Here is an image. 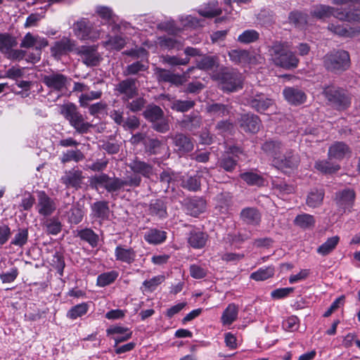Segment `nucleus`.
<instances>
[{
  "instance_id": "1",
  "label": "nucleus",
  "mask_w": 360,
  "mask_h": 360,
  "mask_svg": "<svg viewBox=\"0 0 360 360\" xmlns=\"http://www.w3.org/2000/svg\"><path fill=\"white\" fill-rule=\"evenodd\" d=\"M127 165L134 172L133 174L127 176L124 179H121L115 175L110 176L108 174L101 172L90 178L89 186L96 191L103 188L112 197H114L125 187H139L142 181L140 174L146 178H150L153 174V165L137 158L131 160Z\"/></svg>"
},
{
  "instance_id": "2",
  "label": "nucleus",
  "mask_w": 360,
  "mask_h": 360,
  "mask_svg": "<svg viewBox=\"0 0 360 360\" xmlns=\"http://www.w3.org/2000/svg\"><path fill=\"white\" fill-rule=\"evenodd\" d=\"M331 3L338 7L319 4L314 6L311 15L319 19L333 15L341 21L360 22V0H332Z\"/></svg>"
},
{
  "instance_id": "3",
  "label": "nucleus",
  "mask_w": 360,
  "mask_h": 360,
  "mask_svg": "<svg viewBox=\"0 0 360 360\" xmlns=\"http://www.w3.org/2000/svg\"><path fill=\"white\" fill-rule=\"evenodd\" d=\"M269 55L276 66L285 69L297 67L299 59L295 53L289 51L287 42L275 41L269 49Z\"/></svg>"
},
{
  "instance_id": "4",
  "label": "nucleus",
  "mask_w": 360,
  "mask_h": 360,
  "mask_svg": "<svg viewBox=\"0 0 360 360\" xmlns=\"http://www.w3.org/2000/svg\"><path fill=\"white\" fill-rule=\"evenodd\" d=\"M322 63L328 72L338 75L347 71L351 67L349 53L342 49L328 52L323 57Z\"/></svg>"
},
{
  "instance_id": "5",
  "label": "nucleus",
  "mask_w": 360,
  "mask_h": 360,
  "mask_svg": "<svg viewBox=\"0 0 360 360\" xmlns=\"http://www.w3.org/2000/svg\"><path fill=\"white\" fill-rule=\"evenodd\" d=\"M60 115L69 122L75 132L79 134H84L89 132L93 125L85 121L84 116L79 112L77 107L72 103L64 104L60 108Z\"/></svg>"
},
{
  "instance_id": "6",
  "label": "nucleus",
  "mask_w": 360,
  "mask_h": 360,
  "mask_svg": "<svg viewBox=\"0 0 360 360\" xmlns=\"http://www.w3.org/2000/svg\"><path fill=\"white\" fill-rule=\"evenodd\" d=\"M323 95L328 105L337 110L347 109L352 103L351 95L346 89L339 86L332 85L324 87Z\"/></svg>"
},
{
  "instance_id": "7",
  "label": "nucleus",
  "mask_w": 360,
  "mask_h": 360,
  "mask_svg": "<svg viewBox=\"0 0 360 360\" xmlns=\"http://www.w3.org/2000/svg\"><path fill=\"white\" fill-rule=\"evenodd\" d=\"M213 78L219 82L224 91L232 92L240 87L239 74L233 69L221 67L219 71L214 73Z\"/></svg>"
},
{
  "instance_id": "8",
  "label": "nucleus",
  "mask_w": 360,
  "mask_h": 360,
  "mask_svg": "<svg viewBox=\"0 0 360 360\" xmlns=\"http://www.w3.org/2000/svg\"><path fill=\"white\" fill-rule=\"evenodd\" d=\"M138 79L127 77L115 85V91L122 95V100H131L139 95Z\"/></svg>"
},
{
  "instance_id": "9",
  "label": "nucleus",
  "mask_w": 360,
  "mask_h": 360,
  "mask_svg": "<svg viewBox=\"0 0 360 360\" xmlns=\"http://www.w3.org/2000/svg\"><path fill=\"white\" fill-rule=\"evenodd\" d=\"M356 193L352 188H345L335 193L334 200L339 210L345 212L352 211L354 205Z\"/></svg>"
},
{
  "instance_id": "10",
  "label": "nucleus",
  "mask_w": 360,
  "mask_h": 360,
  "mask_svg": "<svg viewBox=\"0 0 360 360\" xmlns=\"http://www.w3.org/2000/svg\"><path fill=\"white\" fill-rule=\"evenodd\" d=\"M97 49L98 46L96 45L81 46L77 49L76 53L86 65L89 67L97 66L101 60Z\"/></svg>"
},
{
  "instance_id": "11",
  "label": "nucleus",
  "mask_w": 360,
  "mask_h": 360,
  "mask_svg": "<svg viewBox=\"0 0 360 360\" xmlns=\"http://www.w3.org/2000/svg\"><path fill=\"white\" fill-rule=\"evenodd\" d=\"M84 178L82 170L73 167L65 171L64 174L60 178V181L66 188H73L78 190L82 188Z\"/></svg>"
},
{
  "instance_id": "12",
  "label": "nucleus",
  "mask_w": 360,
  "mask_h": 360,
  "mask_svg": "<svg viewBox=\"0 0 360 360\" xmlns=\"http://www.w3.org/2000/svg\"><path fill=\"white\" fill-rule=\"evenodd\" d=\"M245 104L259 113H263L273 105L272 99L263 94H257L245 98Z\"/></svg>"
},
{
  "instance_id": "13",
  "label": "nucleus",
  "mask_w": 360,
  "mask_h": 360,
  "mask_svg": "<svg viewBox=\"0 0 360 360\" xmlns=\"http://www.w3.org/2000/svg\"><path fill=\"white\" fill-rule=\"evenodd\" d=\"M300 162V158L295 152L290 149L284 155H280L273 160V165L278 169H294L297 167Z\"/></svg>"
},
{
  "instance_id": "14",
  "label": "nucleus",
  "mask_w": 360,
  "mask_h": 360,
  "mask_svg": "<svg viewBox=\"0 0 360 360\" xmlns=\"http://www.w3.org/2000/svg\"><path fill=\"white\" fill-rule=\"evenodd\" d=\"M41 82L52 91H61L66 87L68 77L61 73L53 72L42 75Z\"/></svg>"
},
{
  "instance_id": "15",
  "label": "nucleus",
  "mask_w": 360,
  "mask_h": 360,
  "mask_svg": "<svg viewBox=\"0 0 360 360\" xmlns=\"http://www.w3.org/2000/svg\"><path fill=\"white\" fill-rule=\"evenodd\" d=\"M174 150L179 155H184L191 152L194 148L193 139L183 133H176L171 136Z\"/></svg>"
},
{
  "instance_id": "16",
  "label": "nucleus",
  "mask_w": 360,
  "mask_h": 360,
  "mask_svg": "<svg viewBox=\"0 0 360 360\" xmlns=\"http://www.w3.org/2000/svg\"><path fill=\"white\" fill-rule=\"evenodd\" d=\"M37 209L39 214L49 217L55 212L56 205L53 199L44 191H41L37 192Z\"/></svg>"
},
{
  "instance_id": "17",
  "label": "nucleus",
  "mask_w": 360,
  "mask_h": 360,
  "mask_svg": "<svg viewBox=\"0 0 360 360\" xmlns=\"http://www.w3.org/2000/svg\"><path fill=\"white\" fill-rule=\"evenodd\" d=\"M147 212L155 219H166L168 217L167 202L162 198L152 199L148 204Z\"/></svg>"
},
{
  "instance_id": "18",
  "label": "nucleus",
  "mask_w": 360,
  "mask_h": 360,
  "mask_svg": "<svg viewBox=\"0 0 360 360\" xmlns=\"http://www.w3.org/2000/svg\"><path fill=\"white\" fill-rule=\"evenodd\" d=\"M239 126L242 130L248 133H257L261 126L259 117L254 114H243L239 119Z\"/></svg>"
},
{
  "instance_id": "19",
  "label": "nucleus",
  "mask_w": 360,
  "mask_h": 360,
  "mask_svg": "<svg viewBox=\"0 0 360 360\" xmlns=\"http://www.w3.org/2000/svg\"><path fill=\"white\" fill-rule=\"evenodd\" d=\"M154 71L157 80L160 83L167 82L176 86H181L184 83V78L182 76L178 74H174L169 70L157 67Z\"/></svg>"
},
{
  "instance_id": "20",
  "label": "nucleus",
  "mask_w": 360,
  "mask_h": 360,
  "mask_svg": "<svg viewBox=\"0 0 360 360\" xmlns=\"http://www.w3.org/2000/svg\"><path fill=\"white\" fill-rule=\"evenodd\" d=\"M202 123V119L198 112L184 115L182 119L178 121V124L181 129L191 132L200 129Z\"/></svg>"
},
{
  "instance_id": "21",
  "label": "nucleus",
  "mask_w": 360,
  "mask_h": 360,
  "mask_svg": "<svg viewBox=\"0 0 360 360\" xmlns=\"http://www.w3.org/2000/svg\"><path fill=\"white\" fill-rule=\"evenodd\" d=\"M75 41L68 37H63L54 43L51 48L52 55L54 56L65 55L69 52L77 51Z\"/></svg>"
},
{
  "instance_id": "22",
  "label": "nucleus",
  "mask_w": 360,
  "mask_h": 360,
  "mask_svg": "<svg viewBox=\"0 0 360 360\" xmlns=\"http://www.w3.org/2000/svg\"><path fill=\"white\" fill-rule=\"evenodd\" d=\"M240 218L248 225L257 226L261 222L262 214L257 208L248 207L241 210Z\"/></svg>"
},
{
  "instance_id": "23",
  "label": "nucleus",
  "mask_w": 360,
  "mask_h": 360,
  "mask_svg": "<svg viewBox=\"0 0 360 360\" xmlns=\"http://www.w3.org/2000/svg\"><path fill=\"white\" fill-rule=\"evenodd\" d=\"M349 147L344 142L337 141L332 144L328 149L330 159L342 160L351 155Z\"/></svg>"
},
{
  "instance_id": "24",
  "label": "nucleus",
  "mask_w": 360,
  "mask_h": 360,
  "mask_svg": "<svg viewBox=\"0 0 360 360\" xmlns=\"http://www.w3.org/2000/svg\"><path fill=\"white\" fill-rule=\"evenodd\" d=\"M283 94L288 102L295 105L304 103L307 98L305 93L295 87L285 88Z\"/></svg>"
},
{
  "instance_id": "25",
  "label": "nucleus",
  "mask_w": 360,
  "mask_h": 360,
  "mask_svg": "<svg viewBox=\"0 0 360 360\" xmlns=\"http://www.w3.org/2000/svg\"><path fill=\"white\" fill-rule=\"evenodd\" d=\"M91 215L94 218L101 220H107L110 216L109 202L105 200H99L91 205Z\"/></svg>"
},
{
  "instance_id": "26",
  "label": "nucleus",
  "mask_w": 360,
  "mask_h": 360,
  "mask_svg": "<svg viewBox=\"0 0 360 360\" xmlns=\"http://www.w3.org/2000/svg\"><path fill=\"white\" fill-rule=\"evenodd\" d=\"M91 24L87 19L85 18L76 22L73 25V31L77 37V38L82 40L91 38Z\"/></svg>"
},
{
  "instance_id": "27",
  "label": "nucleus",
  "mask_w": 360,
  "mask_h": 360,
  "mask_svg": "<svg viewBox=\"0 0 360 360\" xmlns=\"http://www.w3.org/2000/svg\"><path fill=\"white\" fill-rule=\"evenodd\" d=\"M328 30L340 37H353L360 34V27H350L349 25H328Z\"/></svg>"
},
{
  "instance_id": "28",
  "label": "nucleus",
  "mask_w": 360,
  "mask_h": 360,
  "mask_svg": "<svg viewBox=\"0 0 360 360\" xmlns=\"http://www.w3.org/2000/svg\"><path fill=\"white\" fill-rule=\"evenodd\" d=\"M115 256L116 260L131 264L135 261L136 254L133 248H127L124 245H120L115 250Z\"/></svg>"
},
{
  "instance_id": "29",
  "label": "nucleus",
  "mask_w": 360,
  "mask_h": 360,
  "mask_svg": "<svg viewBox=\"0 0 360 360\" xmlns=\"http://www.w3.org/2000/svg\"><path fill=\"white\" fill-rule=\"evenodd\" d=\"M238 164V158L229 153H223L217 162V166L226 172H233Z\"/></svg>"
},
{
  "instance_id": "30",
  "label": "nucleus",
  "mask_w": 360,
  "mask_h": 360,
  "mask_svg": "<svg viewBox=\"0 0 360 360\" xmlns=\"http://www.w3.org/2000/svg\"><path fill=\"white\" fill-rule=\"evenodd\" d=\"M262 150L267 155H271L276 160L283 150V144L278 140L269 139L266 141L261 146Z\"/></svg>"
},
{
  "instance_id": "31",
  "label": "nucleus",
  "mask_w": 360,
  "mask_h": 360,
  "mask_svg": "<svg viewBox=\"0 0 360 360\" xmlns=\"http://www.w3.org/2000/svg\"><path fill=\"white\" fill-rule=\"evenodd\" d=\"M230 60L235 64L250 63L252 60L250 53L244 49H233L228 53Z\"/></svg>"
},
{
  "instance_id": "32",
  "label": "nucleus",
  "mask_w": 360,
  "mask_h": 360,
  "mask_svg": "<svg viewBox=\"0 0 360 360\" xmlns=\"http://www.w3.org/2000/svg\"><path fill=\"white\" fill-rule=\"evenodd\" d=\"M205 201L200 198L190 199L186 204L187 212L193 217H197L205 210Z\"/></svg>"
},
{
  "instance_id": "33",
  "label": "nucleus",
  "mask_w": 360,
  "mask_h": 360,
  "mask_svg": "<svg viewBox=\"0 0 360 360\" xmlns=\"http://www.w3.org/2000/svg\"><path fill=\"white\" fill-rule=\"evenodd\" d=\"M206 111L215 117H222L228 115L231 112V106L220 103L207 105Z\"/></svg>"
},
{
  "instance_id": "34",
  "label": "nucleus",
  "mask_w": 360,
  "mask_h": 360,
  "mask_svg": "<svg viewBox=\"0 0 360 360\" xmlns=\"http://www.w3.org/2000/svg\"><path fill=\"white\" fill-rule=\"evenodd\" d=\"M143 117L149 122L152 123L158 120L165 115L163 110L158 105L150 103L148 105L142 113Z\"/></svg>"
},
{
  "instance_id": "35",
  "label": "nucleus",
  "mask_w": 360,
  "mask_h": 360,
  "mask_svg": "<svg viewBox=\"0 0 360 360\" xmlns=\"http://www.w3.org/2000/svg\"><path fill=\"white\" fill-rule=\"evenodd\" d=\"M197 68L205 71H214L219 67V58L214 56H204L197 61Z\"/></svg>"
},
{
  "instance_id": "36",
  "label": "nucleus",
  "mask_w": 360,
  "mask_h": 360,
  "mask_svg": "<svg viewBox=\"0 0 360 360\" xmlns=\"http://www.w3.org/2000/svg\"><path fill=\"white\" fill-rule=\"evenodd\" d=\"M167 238V232L157 229H149L144 235V239L150 244H160Z\"/></svg>"
},
{
  "instance_id": "37",
  "label": "nucleus",
  "mask_w": 360,
  "mask_h": 360,
  "mask_svg": "<svg viewBox=\"0 0 360 360\" xmlns=\"http://www.w3.org/2000/svg\"><path fill=\"white\" fill-rule=\"evenodd\" d=\"M158 43L160 46L163 49H177L180 50L184 46L181 40L177 39L173 37L162 36L158 38Z\"/></svg>"
},
{
  "instance_id": "38",
  "label": "nucleus",
  "mask_w": 360,
  "mask_h": 360,
  "mask_svg": "<svg viewBox=\"0 0 360 360\" xmlns=\"http://www.w3.org/2000/svg\"><path fill=\"white\" fill-rule=\"evenodd\" d=\"M324 195V191L322 189H311L307 198V205L313 208L319 207L323 202Z\"/></svg>"
},
{
  "instance_id": "39",
  "label": "nucleus",
  "mask_w": 360,
  "mask_h": 360,
  "mask_svg": "<svg viewBox=\"0 0 360 360\" xmlns=\"http://www.w3.org/2000/svg\"><path fill=\"white\" fill-rule=\"evenodd\" d=\"M207 240V235L201 231H192L188 239V243L194 248H203Z\"/></svg>"
},
{
  "instance_id": "40",
  "label": "nucleus",
  "mask_w": 360,
  "mask_h": 360,
  "mask_svg": "<svg viewBox=\"0 0 360 360\" xmlns=\"http://www.w3.org/2000/svg\"><path fill=\"white\" fill-rule=\"evenodd\" d=\"M77 236L82 240L88 243L92 248H96L98 245V235L91 229L86 228L79 231Z\"/></svg>"
},
{
  "instance_id": "41",
  "label": "nucleus",
  "mask_w": 360,
  "mask_h": 360,
  "mask_svg": "<svg viewBox=\"0 0 360 360\" xmlns=\"http://www.w3.org/2000/svg\"><path fill=\"white\" fill-rule=\"evenodd\" d=\"M195 102L193 100L174 99L171 101L170 108L172 110L179 112H186L194 108Z\"/></svg>"
},
{
  "instance_id": "42",
  "label": "nucleus",
  "mask_w": 360,
  "mask_h": 360,
  "mask_svg": "<svg viewBox=\"0 0 360 360\" xmlns=\"http://www.w3.org/2000/svg\"><path fill=\"white\" fill-rule=\"evenodd\" d=\"M238 307L235 304H229L224 311L221 321L224 325H230L238 318Z\"/></svg>"
},
{
  "instance_id": "43",
  "label": "nucleus",
  "mask_w": 360,
  "mask_h": 360,
  "mask_svg": "<svg viewBox=\"0 0 360 360\" xmlns=\"http://www.w3.org/2000/svg\"><path fill=\"white\" fill-rule=\"evenodd\" d=\"M240 178L249 186H262L264 185V178L253 172H245L240 174Z\"/></svg>"
},
{
  "instance_id": "44",
  "label": "nucleus",
  "mask_w": 360,
  "mask_h": 360,
  "mask_svg": "<svg viewBox=\"0 0 360 360\" xmlns=\"http://www.w3.org/2000/svg\"><path fill=\"white\" fill-rule=\"evenodd\" d=\"M308 15L300 11H293L289 13V22L297 27H303L307 23Z\"/></svg>"
},
{
  "instance_id": "45",
  "label": "nucleus",
  "mask_w": 360,
  "mask_h": 360,
  "mask_svg": "<svg viewBox=\"0 0 360 360\" xmlns=\"http://www.w3.org/2000/svg\"><path fill=\"white\" fill-rule=\"evenodd\" d=\"M294 224L303 229H311L315 225V219L313 215L304 213L295 217Z\"/></svg>"
},
{
  "instance_id": "46",
  "label": "nucleus",
  "mask_w": 360,
  "mask_h": 360,
  "mask_svg": "<svg viewBox=\"0 0 360 360\" xmlns=\"http://www.w3.org/2000/svg\"><path fill=\"white\" fill-rule=\"evenodd\" d=\"M150 128L155 131L165 134L170 129V122L167 116L163 115L156 121L150 124Z\"/></svg>"
},
{
  "instance_id": "47",
  "label": "nucleus",
  "mask_w": 360,
  "mask_h": 360,
  "mask_svg": "<svg viewBox=\"0 0 360 360\" xmlns=\"http://www.w3.org/2000/svg\"><path fill=\"white\" fill-rule=\"evenodd\" d=\"M16 39L8 33H0V51L6 53L17 45Z\"/></svg>"
},
{
  "instance_id": "48",
  "label": "nucleus",
  "mask_w": 360,
  "mask_h": 360,
  "mask_svg": "<svg viewBox=\"0 0 360 360\" xmlns=\"http://www.w3.org/2000/svg\"><path fill=\"white\" fill-rule=\"evenodd\" d=\"M340 238L337 236L328 238L324 243L318 248L317 252L323 256L328 255L335 248Z\"/></svg>"
},
{
  "instance_id": "49",
  "label": "nucleus",
  "mask_w": 360,
  "mask_h": 360,
  "mask_svg": "<svg viewBox=\"0 0 360 360\" xmlns=\"http://www.w3.org/2000/svg\"><path fill=\"white\" fill-rule=\"evenodd\" d=\"M84 158L83 153L79 150H68L64 152L60 158L62 163L65 164L71 161L78 162Z\"/></svg>"
},
{
  "instance_id": "50",
  "label": "nucleus",
  "mask_w": 360,
  "mask_h": 360,
  "mask_svg": "<svg viewBox=\"0 0 360 360\" xmlns=\"http://www.w3.org/2000/svg\"><path fill=\"white\" fill-rule=\"evenodd\" d=\"M123 102L125 103L126 108L131 112L141 111L147 103L146 100L143 97H137L132 101L124 100Z\"/></svg>"
},
{
  "instance_id": "51",
  "label": "nucleus",
  "mask_w": 360,
  "mask_h": 360,
  "mask_svg": "<svg viewBox=\"0 0 360 360\" xmlns=\"http://www.w3.org/2000/svg\"><path fill=\"white\" fill-rule=\"evenodd\" d=\"M148 66L141 61H136L128 65L123 71L124 76L137 75L141 72H145L148 70Z\"/></svg>"
},
{
  "instance_id": "52",
  "label": "nucleus",
  "mask_w": 360,
  "mask_h": 360,
  "mask_svg": "<svg viewBox=\"0 0 360 360\" xmlns=\"http://www.w3.org/2000/svg\"><path fill=\"white\" fill-rule=\"evenodd\" d=\"M89 305L87 303H82L72 307L67 313V316L70 319H76L87 313Z\"/></svg>"
},
{
  "instance_id": "53",
  "label": "nucleus",
  "mask_w": 360,
  "mask_h": 360,
  "mask_svg": "<svg viewBox=\"0 0 360 360\" xmlns=\"http://www.w3.org/2000/svg\"><path fill=\"white\" fill-rule=\"evenodd\" d=\"M117 276L118 273L115 271L101 274L97 278V285L101 287L110 285L116 280Z\"/></svg>"
},
{
  "instance_id": "54",
  "label": "nucleus",
  "mask_w": 360,
  "mask_h": 360,
  "mask_svg": "<svg viewBox=\"0 0 360 360\" xmlns=\"http://www.w3.org/2000/svg\"><path fill=\"white\" fill-rule=\"evenodd\" d=\"M315 167L324 174H333L338 171L340 168L339 165H333L328 161H318L315 164Z\"/></svg>"
},
{
  "instance_id": "55",
  "label": "nucleus",
  "mask_w": 360,
  "mask_h": 360,
  "mask_svg": "<svg viewBox=\"0 0 360 360\" xmlns=\"http://www.w3.org/2000/svg\"><path fill=\"white\" fill-rule=\"evenodd\" d=\"M126 45V39L120 36L108 37V40L103 42L104 46H110L111 49L120 51Z\"/></svg>"
},
{
  "instance_id": "56",
  "label": "nucleus",
  "mask_w": 360,
  "mask_h": 360,
  "mask_svg": "<svg viewBox=\"0 0 360 360\" xmlns=\"http://www.w3.org/2000/svg\"><path fill=\"white\" fill-rule=\"evenodd\" d=\"M274 274V269L271 266L265 269H259L258 271L253 272L250 275V278L255 281H264L272 277Z\"/></svg>"
},
{
  "instance_id": "57",
  "label": "nucleus",
  "mask_w": 360,
  "mask_h": 360,
  "mask_svg": "<svg viewBox=\"0 0 360 360\" xmlns=\"http://www.w3.org/2000/svg\"><path fill=\"white\" fill-rule=\"evenodd\" d=\"M259 33L254 30L244 31L238 37V41L242 44H250L256 41L259 39Z\"/></svg>"
},
{
  "instance_id": "58",
  "label": "nucleus",
  "mask_w": 360,
  "mask_h": 360,
  "mask_svg": "<svg viewBox=\"0 0 360 360\" xmlns=\"http://www.w3.org/2000/svg\"><path fill=\"white\" fill-rule=\"evenodd\" d=\"M181 186L191 191H196L200 187V179L198 176H189L182 180Z\"/></svg>"
},
{
  "instance_id": "59",
  "label": "nucleus",
  "mask_w": 360,
  "mask_h": 360,
  "mask_svg": "<svg viewBox=\"0 0 360 360\" xmlns=\"http://www.w3.org/2000/svg\"><path fill=\"white\" fill-rule=\"evenodd\" d=\"M84 212L79 203L73 205L70 211L69 219L71 223L77 224L83 219Z\"/></svg>"
},
{
  "instance_id": "60",
  "label": "nucleus",
  "mask_w": 360,
  "mask_h": 360,
  "mask_svg": "<svg viewBox=\"0 0 360 360\" xmlns=\"http://www.w3.org/2000/svg\"><path fill=\"white\" fill-rule=\"evenodd\" d=\"M28 238V231L27 229H19L11 242V245L22 247L26 244Z\"/></svg>"
},
{
  "instance_id": "61",
  "label": "nucleus",
  "mask_w": 360,
  "mask_h": 360,
  "mask_svg": "<svg viewBox=\"0 0 360 360\" xmlns=\"http://www.w3.org/2000/svg\"><path fill=\"white\" fill-rule=\"evenodd\" d=\"M162 61L165 63L169 64L170 65H186L190 61V58L186 57L184 58H179L176 56H165L162 57Z\"/></svg>"
},
{
  "instance_id": "62",
  "label": "nucleus",
  "mask_w": 360,
  "mask_h": 360,
  "mask_svg": "<svg viewBox=\"0 0 360 360\" xmlns=\"http://www.w3.org/2000/svg\"><path fill=\"white\" fill-rule=\"evenodd\" d=\"M46 232L49 234L56 235L61 231V223L55 218L48 219L45 223Z\"/></svg>"
},
{
  "instance_id": "63",
  "label": "nucleus",
  "mask_w": 360,
  "mask_h": 360,
  "mask_svg": "<svg viewBox=\"0 0 360 360\" xmlns=\"http://www.w3.org/2000/svg\"><path fill=\"white\" fill-rule=\"evenodd\" d=\"M161 146L162 142L159 139L149 138L147 142L145 143L146 151L151 155L157 154Z\"/></svg>"
},
{
  "instance_id": "64",
  "label": "nucleus",
  "mask_w": 360,
  "mask_h": 360,
  "mask_svg": "<svg viewBox=\"0 0 360 360\" xmlns=\"http://www.w3.org/2000/svg\"><path fill=\"white\" fill-rule=\"evenodd\" d=\"M97 13L101 18L106 20L108 22H115L116 15L109 7L99 6L97 8Z\"/></svg>"
}]
</instances>
